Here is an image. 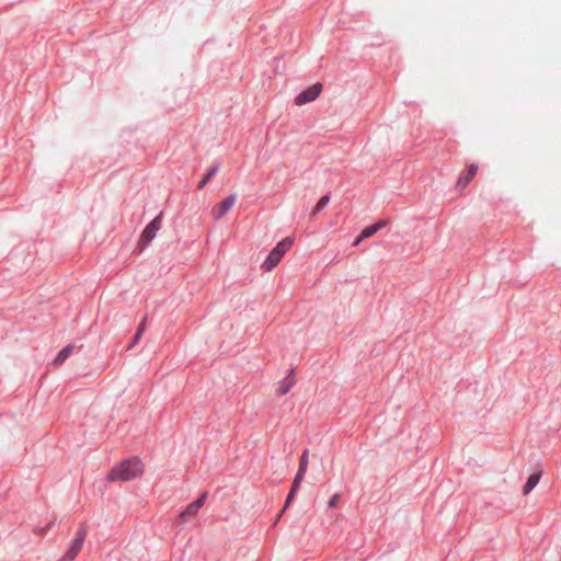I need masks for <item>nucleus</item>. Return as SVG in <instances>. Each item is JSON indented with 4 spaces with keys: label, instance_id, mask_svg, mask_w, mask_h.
Returning <instances> with one entry per match:
<instances>
[{
    "label": "nucleus",
    "instance_id": "15",
    "mask_svg": "<svg viewBox=\"0 0 561 561\" xmlns=\"http://www.w3.org/2000/svg\"><path fill=\"white\" fill-rule=\"evenodd\" d=\"M301 483H297L296 482V479H294V482H293V485H291V489L289 491V494L286 499V503H285V508L289 505L290 501L295 497L298 489L300 488Z\"/></svg>",
    "mask_w": 561,
    "mask_h": 561
},
{
    "label": "nucleus",
    "instance_id": "9",
    "mask_svg": "<svg viewBox=\"0 0 561 561\" xmlns=\"http://www.w3.org/2000/svg\"><path fill=\"white\" fill-rule=\"evenodd\" d=\"M309 462V451L306 449L304 450L300 460H299V468L297 471V474L295 477L297 483H301L304 481L305 474L307 472Z\"/></svg>",
    "mask_w": 561,
    "mask_h": 561
},
{
    "label": "nucleus",
    "instance_id": "14",
    "mask_svg": "<svg viewBox=\"0 0 561 561\" xmlns=\"http://www.w3.org/2000/svg\"><path fill=\"white\" fill-rule=\"evenodd\" d=\"M294 386V380L293 379H286L284 380L280 385H279V388H278V394L279 396H284L286 394L290 388Z\"/></svg>",
    "mask_w": 561,
    "mask_h": 561
},
{
    "label": "nucleus",
    "instance_id": "6",
    "mask_svg": "<svg viewBox=\"0 0 561 561\" xmlns=\"http://www.w3.org/2000/svg\"><path fill=\"white\" fill-rule=\"evenodd\" d=\"M237 199L236 194L229 195L227 198L215 205L211 209V215L215 219L222 218L234 205Z\"/></svg>",
    "mask_w": 561,
    "mask_h": 561
},
{
    "label": "nucleus",
    "instance_id": "18",
    "mask_svg": "<svg viewBox=\"0 0 561 561\" xmlns=\"http://www.w3.org/2000/svg\"><path fill=\"white\" fill-rule=\"evenodd\" d=\"M340 500H341L340 493L333 494L332 497L328 502V506L330 508H334L339 504Z\"/></svg>",
    "mask_w": 561,
    "mask_h": 561
},
{
    "label": "nucleus",
    "instance_id": "17",
    "mask_svg": "<svg viewBox=\"0 0 561 561\" xmlns=\"http://www.w3.org/2000/svg\"><path fill=\"white\" fill-rule=\"evenodd\" d=\"M145 328H146V323H145V320H144L139 324V328H138V330H137V332H136V334L134 336L133 344L137 343L140 340V337H141V335H142V333L145 331Z\"/></svg>",
    "mask_w": 561,
    "mask_h": 561
},
{
    "label": "nucleus",
    "instance_id": "4",
    "mask_svg": "<svg viewBox=\"0 0 561 561\" xmlns=\"http://www.w3.org/2000/svg\"><path fill=\"white\" fill-rule=\"evenodd\" d=\"M322 91V84L321 83H314L310 88L306 89L301 93H299L295 99V104L300 106L306 103L314 101Z\"/></svg>",
    "mask_w": 561,
    "mask_h": 561
},
{
    "label": "nucleus",
    "instance_id": "3",
    "mask_svg": "<svg viewBox=\"0 0 561 561\" xmlns=\"http://www.w3.org/2000/svg\"><path fill=\"white\" fill-rule=\"evenodd\" d=\"M85 536H87V529L84 526H82L78 530L76 537L70 542L69 549L62 557V561H72L77 558V556L79 554V552L82 549Z\"/></svg>",
    "mask_w": 561,
    "mask_h": 561
},
{
    "label": "nucleus",
    "instance_id": "16",
    "mask_svg": "<svg viewBox=\"0 0 561 561\" xmlns=\"http://www.w3.org/2000/svg\"><path fill=\"white\" fill-rule=\"evenodd\" d=\"M540 477H541L540 470H538L537 472H535L528 477V492L537 485Z\"/></svg>",
    "mask_w": 561,
    "mask_h": 561
},
{
    "label": "nucleus",
    "instance_id": "1",
    "mask_svg": "<svg viewBox=\"0 0 561 561\" xmlns=\"http://www.w3.org/2000/svg\"><path fill=\"white\" fill-rule=\"evenodd\" d=\"M144 473V463L138 458H131L122 461L115 466L108 473L110 481H129L140 477Z\"/></svg>",
    "mask_w": 561,
    "mask_h": 561
},
{
    "label": "nucleus",
    "instance_id": "7",
    "mask_svg": "<svg viewBox=\"0 0 561 561\" xmlns=\"http://www.w3.org/2000/svg\"><path fill=\"white\" fill-rule=\"evenodd\" d=\"M478 169H479L478 164H476V163L470 164L468 170L461 172V174L459 175L456 187L460 191L463 190L471 182V180L476 176Z\"/></svg>",
    "mask_w": 561,
    "mask_h": 561
},
{
    "label": "nucleus",
    "instance_id": "10",
    "mask_svg": "<svg viewBox=\"0 0 561 561\" xmlns=\"http://www.w3.org/2000/svg\"><path fill=\"white\" fill-rule=\"evenodd\" d=\"M75 348V345L72 344H69L67 345L66 347H64L58 354L57 356L55 357L53 364L55 366H60L62 365L66 359L71 355L72 351Z\"/></svg>",
    "mask_w": 561,
    "mask_h": 561
},
{
    "label": "nucleus",
    "instance_id": "5",
    "mask_svg": "<svg viewBox=\"0 0 561 561\" xmlns=\"http://www.w3.org/2000/svg\"><path fill=\"white\" fill-rule=\"evenodd\" d=\"M207 493H203L196 501L192 502L180 514L179 519L181 523H185L187 519L195 517L198 511L205 504Z\"/></svg>",
    "mask_w": 561,
    "mask_h": 561
},
{
    "label": "nucleus",
    "instance_id": "12",
    "mask_svg": "<svg viewBox=\"0 0 561 561\" xmlns=\"http://www.w3.org/2000/svg\"><path fill=\"white\" fill-rule=\"evenodd\" d=\"M330 202V196L329 195H324L322 196L318 203L316 204V206L313 207V209L311 210V214L310 216L311 217H314L318 213H320Z\"/></svg>",
    "mask_w": 561,
    "mask_h": 561
},
{
    "label": "nucleus",
    "instance_id": "11",
    "mask_svg": "<svg viewBox=\"0 0 561 561\" xmlns=\"http://www.w3.org/2000/svg\"><path fill=\"white\" fill-rule=\"evenodd\" d=\"M385 226H386L385 221H379V222H377L375 225L366 227L362 231V238H370V237H373L375 233H377Z\"/></svg>",
    "mask_w": 561,
    "mask_h": 561
},
{
    "label": "nucleus",
    "instance_id": "2",
    "mask_svg": "<svg viewBox=\"0 0 561 561\" xmlns=\"http://www.w3.org/2000/svg\"><path fill=\"white\" fill-rule=\"evenodd\" d=\"M293 243L294 241L289 237L279 241L276 244V247L270 252L268 256L262 264V268L270 272L274 267H276L282 261L284 254L291 248Z\"/></svg>",
    "mask_w": 561,
    "mask_h": 561
},
{
    "label": "nucleus",
    "instance_id": "20",
    "mask_svg": "<svg viewBox=\"0 0 561 561\" xmlns=\"http://www.w3.org/2000/svg\"><path fill=\"white\" fill-rule=\"evenodd\" d=\"M365 238H362V233L356 238L353 245L357 247Z\"/></svg>",
    "mask_w": 561,
    "mask_h": 561
},
{
    "label": "nucleus",
    "instance_id": "19",
    "mask_svg": "<svg viewBox=\"0 0 561 561\" xmlns=\"http://www.w3.org/2000/svg\"><path fill=\"white\" fill-rule=\"evenodd\" d=\"M51 526H53V523H50L49 525H47L44 528H36V529H34V533L35 534H39V535H44Z\"/></svg>",
    "mask_w": 561,
    "mask_h": 561
},
{
    "label": "nucleus",
    "instance_id": "13",
    "mask_svg": "<svg viewBox=\"0 0 561 561\" xmlns=\"http://www.w3.org/2000/svg\"><path fill=\"white\" fill-rule=\"evenodd\" d=\"M217 171H218V167L217 165L213 167L208 171V173L205 175V178L199 181L198 190H203L206 186V184L209 182V180L217 173Z\"/></svg>",
    "mask_w": 561,
    "mask_h": 561
},
{
    "label": "nucleus",
    "instance_id": "8",
    "mask_svg": "<svg viewBox=\"0 0 561 561\" xmlns=\"http://www.w3.org/2000/svg\"><path fill=\"white\" fill-rule=\"evenodd\" d=\"M161 217L162 215H158L144 230L142 234H141V241L144 242H149L151 241L154 237H156V233L157 231L160 230L161 228Z\"/></svg>",
    "mask_w": 561,
    "mask_h": 561
}]
</instances>
